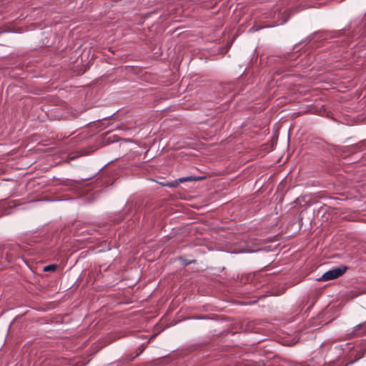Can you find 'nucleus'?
Returning <instances> with one entry per match:
<instances>
[{
	"label": "nucleus",
	"instance_id": "obj_3",
	"mask_svg": "<svg viewBox=\"0 0 366 366\" xmlns=\"http://www.w3.org/2000/svg\"><path fill=\"white\" fill-rule=\"evenodd\" d=\"M204 179V177H197V176H187L178 179V182L182 183L185 182H193V181H199Z\"/></svg>",
	"mask_w": 366,
	"mask_h": 366
},
{
	"label": "nucleus",
	"instance_id": "obj_2",
	"mask_svg": "<svg viewBox=\"0 0 366 366\" xmlns=\"http://www.w3.org/2000/svg\"><path fill=\"white\" fill-rule=\"evenodd\" d=\"M366 333V322L365 323H360L355 326L352 335L354 336L356 335H362Z\"/></svg>",
	"mask_w": 366,
	"mask_h": 366
},
{
	"label": "nucleus",
	"instance_id": "obj_7",
	"mask_svg": "<svg viewBox=\"0 0 366 366\" xmlns=\"http://www.w3.org/2000/svg\"><path fill=\"white\" fill-rule=\"evenodd\" d=\"M288 19H289V17L287 16L286 19H285L282 21V22L281 23V24H282L285 23V22H287V20H288Z\"/></svg>",
	"mask_w": 366,
	"mask_h": 366
},
{
	"label": "nucleus",
	"instance_id": "obj_6",
	"mask_svg": "<svg viewBox=\"0 0 366 366\" xmlns=\"http://www.w3.org/2000/svg\"><path fill=\"white\" fill-rule=\"evenodd\" d=\"M260 28H257V29H254V28H252L249 29V31H258Z\"/></svg>",
	"mask_w": 366,
	"mask_h": 366
},
{
	"label": "nucleus",
	"instance_id": "obj_4",
	"mask_svg": "<svg viewBox=\"0 0 366 366\" xmlns=\"http://www.w3.org/2000/svg\"><path fill=\"white\" fill-rule=\"evenodd\" d=\"M57 267H58L57 264H49V265H46V267H44V271L54 272L56 269Z\"/></svg>",
	"mask_w": 366,
	"mask_h": 366
},
{
	"label": "nucleus",
	"instance_id": "obj_5",
	"mask_svg": "<svg viewBox=\"0 0 366 366\" xmlns=\"http://www.w3.org/2000/svg\"><path fill=\"white\" fill-rule=\"evenodd\" d=\"M5 249H6L5 247L0 246V253H1V257H2L1 253L4 252V250Z\"/></svg>",
	"mask_w": 366,
	"mask_h": 366
},
{
	"label": "nucleus",
	"instance_id": "obj_1",
	"mask_svg": "<svg viewBox=\"0 0 366 366\" xmlns=\"http://www.w3.org/2000/svg\"><path fill=\"white\" fill-rule=\"evenodd\" d=\"M346 270L347 267L345 266L336 267L325 272L318 280L322 281L332 280L342 276Z\"/></svg>",
	"mask_w": 366,
	"mask_h": 366
}]
</instances>
